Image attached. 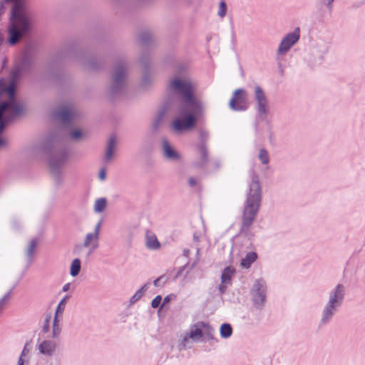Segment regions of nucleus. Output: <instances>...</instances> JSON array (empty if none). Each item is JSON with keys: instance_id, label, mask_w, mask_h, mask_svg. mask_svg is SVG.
<instances>
[{"instance_id": "29", "label": "nucleus", "mask_w": 365, "mask_h": 365, "mask_svg": "<svg viewBox=\"0 0 365 365\" xmlns=\"http://www.w3.org/2000/svg\"><path fill=\"white\" fill-rule=\"evenodd\" d=\"M70 298L69 295L64 297L58 303L56 309L55 317H61L64 312L67 301Z\"/></svg>"}, {"instance_id": "36", "label": "nucleus", "mask_w": 365, "mask_h": 365, "mask_svg": "<svg viewBox=\"0 0 365 365\" xmlns=\"http://www.w3.org/2000/svg\"><path fill=\"white\" fill-rule=\"evenodd\" d=\"M58 318L59 317H54L53 322V334L54 337L57 336L59 334L60 331H61V329L58 325V322H59Z\"/></svg>"}, {"instance_id": "39", "label": "nucleus", "mask_w": 365, "mask_h": 365, "mask_svg": "<svg viewBox=\"0 0 365 365\" xmlns=\"http://www.w3.org/2000/svg\"><path fill=\"white\" fill-rule=\"evenodd\" d=\"M167 281V277L165 276H160L153 282V284L155 287L163 286Z\"/></svg>"}, {"instance_id": "35", "label": "nucleus", "mask_w": 365, "mask_h": 365, "mask_svg": "<svg viewBox=\"0 0 365 365\" xmlns=\"http://www.w3.org/2000/svg\"><path fill=\"white\" fill-rule=\"evenodd\" d=\"M5 128V122H0V149L5 147L7 143L6 139L1 135Z\"/></svg>"}, {"instance_id": "20", "label": "nucleus", "mask_w": 365, "mask_h": 365, "mask_svg": "<svg viewBox=\"0 0 365 365\" xmlns=\"http://www.w3.org/2000/svg\"><path fill=\"white\" fill-rule=\"evenodd\" d=\"M117 145L116 138L114 135L110 136L106 143L103 156V160L106 163H110L113 158Z\"/></svg>"}, {"instance_id": "33", "label": "nucleus", "mask_w": 365, "mask_h": 365, "mask_svg": "<svg viewBox=\"0 0 365 365\" xmlns=\"http://www.w3.org/2000/svg\"><path fill=\"white\" fill-rule=\"evenodd\" d=\"M146 246L151 250H156L160 247V242L155 236H148L146 238Z\"/></svg>"}, {"instance_id": "54", "label": "nucleus", "mask_w": 365, "mask_h": 365, "mask_svg": "<svg viewBox=\"0 0 365 365\" xmlns=\"http://www.w3.org/2000/svg\"><path fill=\"white\" fill-rule=\"evenodd\" d=\"M200 250L199 247L197 248L196 255L197 256V260H199Z\"/></svg>"}, {"instance_id": "47", "label": "nucleus", "mask_w": 365, "mask_h": 365, "mask_svg": "<svg viewBox=\"0 0 365 365\" xmlns=\"http://www.w3.org/2000/svg\"><path fill=\"white\" fill-rule=\"evenodd\" d=\"M228 283H222L221 282V284H220L219 286V291L220 292L221 294L224 293L225 291L226 290V288H227V284Z\"/></svg>"}, {"instance_id": "56", "label": "nucleus", "mask_w": 365, "mask_h": 365, "mask_svg": "<svg viewBox=\"0 0 365 365\" xmlns=\"http://www.w3.org/2000/svg\"><path fill=\"white\" fill-rule=\"evenodd\" d=\"M216 166H217V168H220V163H217Z\"/></svg>"}, {"instance_id": "42", "label": "nucleus", "mask_w": 365, "mask_h": 365, "mask_svg": "<svg viewBox=\"0 0 365 365\" xmlns=\"http://www.w3.org/2000/svg\"><path fill=\"white\" fill-rule=\"evenodd\" d=\"M28 354H29V350L26 349V346H25L24 349L22 350L19 359L29 360V357H28Z\"/></svg>"}, {"instance_id": "27", "label": "nucleus", "mask_w": 365, "mask_h": 365, "mask_svg": "<svg viewBox=\"0 0 365 365\" xmlns=\"http://www.w3.org/2000/svg\"><path fill=\"white\" fill-rule=\"evenodd\" d=\"M81 261L79 259H74L70 266V275L73 277H76L81 271Z\"/></svg>"}, {"instance_id": "5", "label": "nucleus", "mask_w": 365, "mask_h": 365, "mask_svg": "<svg viewBox=\"0 0 365 365\" xmlns=\"http://www.w3.org/2000/svg\"><path fill=\"white\" fill-rule=\"evenodd\" d=\"M249 105L247 91L244 88L235 89L229 101V108L233 111H246Z\"/></svg>"}, {"instance_id": "50", "label": "nucleus", "mask_w": 365, "mask_h": 365, "mask_svg": "<svg viewBox=\"0 0 365 365\" xmlns=\"http://www.w3.org/2000/svg\"><path fill=\"white\" fill-rule=\"evenodd\" d=\"M70 287H71V284L66 283L63 286L62 291L64 292H68L69 290Z\"/></svg>"}, {"instance_id": "16", "label": "nucleus", "mask_w": 365, "mask_h": 365, "mask_svg": "<svg viewBox=\"0 0 365 365\" xmlns=\"http://www.w3.org/2000/svg\"><path fill=\"white\" fill-rule=\"evenodd\" d=\"M340 307L327 301L321 312L320 324L324 326L329 324Z\"/></svg>"}, {"instance_id": "19", "label": "nucleus", "mask_w": 365, "mask_h": 365, "mask_svg": "<svg viewBox=\"0 0 365 365\" xmlns=\"http://www.w3.org/2000/svg\"><path fill=\"white\" fill-rule=\"evenodd\" d=\"M173 108H174L172 103L169 100H165L163 106L158 111L153 120L151 128L154 131H157L160 128L166 113Z\"/></svg>"}, {"instance_id": "43", "label": "nucleus", "mask_w": 365, "mask_h": 365, "mask_svg": "<svg viewBox=\"0 0 365 365\" xmlns=\"http://www.w3.org/2000/svg\"><path fill=\"white\" fill-rule=\"evenodd\" d=\"M101 221H99L95 226L94 227V230H93V233L97 235L98 236H99V234H100V230H101Z\"/></svg>"}, {"instance_id": "37", "label": "nucleus", "mask_w": 365, "mask_h": 365, "mask_svg": "<svg viewBox=\"0 0 365 365\" xmlns=\"http://www.w3.org/2000/svg\"><path fill=\"white\" fill-rule=\"evenodd\" d=\"M140 39L144 43H148L153 39V36L150 32H143L140 35Z\"/></svg>"}, {"instance_id": "8", "label": "nucleus", "mask_w": 365, "mask_h": 365, "mask_svg": "<svg viewBox=\"0 0 365 365\" xmlns=\"http://www.w3.org/2000/svg\"><path fill=\"white\" fill-rule=\"evenodd\" d=\"M6 110L10 111L12 117H15L23 112L24 106L17 101L16 98L0 103V122H5V125H6V123L11 120L10 116H4V113Z\"/></svg>"}, {"instance_id": "52", "label": "nucleus", "mask_w": 365, "mask_h": 365, "mask_svg": "<svg viewBox=\"0 0 365 365\" xmlns=\"http://www.w3.org/2000/svg\"><path fill=\"white\" fill-rule=\"evenodd\" d=\"M190 254V250L188 249H185L183 250V255L185 256V257H188Z\"/></svg>"}, {"instance_id": "23", "label": "nucleus", "mask_w": 365, "mask_h": 365, "mask_svg": "<svg viewBox=\"0 0 365 365\" xmlns=\"http://www.w3.org/2000/svg\"><path fill=\"white\" fill-rule=\"evenodd\" d=\"M107 207V200L105 197H100L95 200L93 205V211L95 213L103 212Z\"/></svg>"}, {"instance_id": "14", "label": "nucleus", "mask_w": 365, "mask_h": 365, "mask_svg": "<svg viewBox=\"0 0 365 365\" xmlns=\"http://www.w3.org/2000/svg\"><path fill=\"white\" fill-rule=\"evenodd\" d=\"M21 73L20 69H16L11 73V79L9 84L6 86L3 80H0V95L3 93H6L8 96L7 101L16 99L15 89H16V81L19 77Z\"/></svg>"}, {"instance_id": "21", "label": "nucleus", "mask_w": 365, "mask_h": 365, "mask_svg": "<svg viewBox=\"0 0 365 365\" xmlns=\"http://www.w3.org/2000/svg\"><path fill=\"white\" fill-rule=\"evenodd\" d=\"M56 344L51 340H44L38 344L39 352L46 356H51L56 351Z\"/></svg>"}, {"instance_id": "53", "label": "nucleus", "mask_w": 365, "mask_h": 365, "mask_svg": "<svg viewBox=\"0 0 365 365\" xmlns=\"http://www.w3.org/2000/svg\"><path fill=\"white\" fill-rule=\"evenodd\" d=\"M4 41V38L2 35V34L0 33V46L2 45Z\"/></svg>"}, {"instance_id": "3", "label": "nucleus", "mask_w": 365, "mask_h": 365, "mask_svg": "<svg viewBox=\"0 0 365 365\" xmlns=\"http://www.w3.org/2000/svg\"><path fill=\"white\" fill-rule=\"evenodd\" d=\"M128 85V63L125 60L117 61L113 67L108 92L111 96L122 93Z\"/></svg>"}, {"instance_id": "2", "label": "nucleus", "mask_w": 365, "mask_h": 365, "mask_svg": "<svg viewBox=\"0 0 365 365\" xmlns=\"http://www.w3.org/2000/svg\"><path fill=\"white\" fill-rule=\"evenodd\" d=\"M262 200V187L259 178L256 175L252 177L249 185V191L245 202L242 215L241 217L239 235L248 240H251L254 234L251 227L255 220L260 207Z\"/></svg>"}, {"instance_id": "30", "label": "nucleus", "mask_w": 365, "mask_h": 365, "mask_svg": "<svg viewBox=\"0 0 365 365\" xmlns=\"http://www.w3.org/2000/svg\"><path fill=\"white\" fill-rule=\"evenodd\" d=\"M200 158L199 161L197 162V165L202 167L206 165L208 160L207 151L205 145H202L200 148Z\"/></svg>"}, {"instance_id": "4", "label": "nucleus", "mask_w": 365, "mask_h": 365, "mask_svg": "<svg viewBox=\"0 0 365 365\" xmlns=\"http://www.w3.org/2000/svg\"><path fill=\"white\" fill-rule=\"evenodd\" d=\"M254 98L257 116L261 120H264L269 114V104L264 91L258 86L255 87Z\"/></svg>"}, {"instance_id": "10", "label": "nucleus", "mask_w": 365, "mask_h": 365, "mask_svg": "<svg viewBox=\"0 0 365 365\" xmlns=\"http://www.w3.org/2000/svg\"><path fill=\"white\" fill-rule=\"evenodd\" d=\"M68 159V151L65 149L53 153L49 159V165L51 173L59 175L61 170Z\"/></svg>"}, {"instance_id": "51", "label": "nucleus", "mask_w": 365, "mask_h": 365, "mask_svg": "<svg viewBox=\"0 0 365 365\" xmlns=\"http://www.w3.org/2000/svg\"><path fill=\"white\" fill-rule=\"evenodd\" d=\"M200 238V235L197 232H195L193 235V240L195 242H199Z\"/></svg>"}, {"instance_id": "26", "label": "nucleus", "mask_w": 365, "mask_h": 365, "mask_svg": "<svg viewBox=\"0 0 365 365\" xmlns=\"http://www.w3.org/2000/svg\"><path fill=\"white\" fill-rule=\"evenodd\" d=\"M149 287V283L144 284L130 298V304H134L138 302L145 294Z\"/></svg>"}, {"instance_id": "49", "label": "nucleus", "mask_w": 365, "mask_h": 365, "mask_svg": "<svg viewBox=\"0 0 365 365\" xmlns=\"http://www.w3.org/2000/svg\"><path fill=\"white\" fill-rule=\"evenodd\" d=\"M188 183H189L190 186L194 187V186L196 185L197 182H196V180L194 178L190 177L188 179Z\"/></svg>"}, {"instance_id": "12", "label": "nucleus", "mask_w": 365, "mask_h": 365, "mask_svg": "<svg viewBox=\"0 0 365 365\" xmlns=\"http://www.w3.org/2000/svg\"><path fill=\"white\" fill-rule=\"evenodd\" d=\"M327 53V47L324 43H315L312 46L307 57V62L311 66H315L322 62Z\"/></svg>"}, {"instance_id": "32", "label": "nucleus", "mask_w": 365, "mask_h": 365, "mask_svg": "<svg viewBox=\"0 0 365 365\" xmlns=\"http://www.w3.org/2000/svg\"><path fill=\"white\" fill-rule=\"evenodd\" d=\"M220 336L222 338L227 339L232 334V328L230 324L225 323L222 324L220 329Z\"/></svg>"}, {"instance_id": "41", "label": "nucleus", "mask_w": 365, "mask_h": 365, "mask_svg": "<svg viewBox=\"0 0 365 365\" xmlns=\"http://www.w3.org/2000/svg\"><path fill=\"white\" fill-rule=\"evenodd\" d=\"M83 133L81 130H75L71 133V137L73 140L79 139L82 136Z\"/></svg>"}, {"instance_id": "28", "label": "nucleus", "mask_w": 365, "mask_h": 365, "mask_svg": "<svg viewBox=\"0 0 365 365\" xmlns=\"http://www.w3.org/2000/svg\"><path fill=\"white\" fill-rule=\"evenodd\" d=\"M82 64L86 70H94L98 68L97 60L93 58H86L82 59Z\"/></svg>"}, {"instance_id": "13", "label": "nucleus", "mask_w": 365, "mask_h": 365, "mask_svg": "<svg viewBox=\"0 0 365 365\" xmlns=\"http://www.w3.org/2000/svg\"><path fill=\"white\" fill-rule=\"evenodd\" d=\"M203 327H205L204 322H197L192 324L189 331L187 332L182 339L181 342V346L185 349L187 346V343L189 339H192L194 341H200L202 339V332H203Z\"/></svg>"}, {"instance_id": "22", "label": "nucleus", "mask_w": 365, "mask_h": 365, "mask_svg": "<svg viewBox=\"0 0 365 365\" xmlns=\"http://www.w3.org/2000/svg\"><path fill=\"white\" fill-rule=\"evenodd\" d=\"M257 259V255L255 252H248L246 256L241 260L240 265L242 268L248 269L251 264Z\"/></svg>"}, {"instance_id": "46", "label": "nucleus", "mask_w": 365, "mask_h": 365, "mask_svg": "<svg viewBox=\"0 0 365 365\" xmlns=\"http://www.w3.org/2000/svg\"><path fill=\"white\" fill-rule=\"evenodd\" d=\"M16 365H29V360L18 359Z\"/></svg>"}, {"instance_id": "17", "label": "nucleus", "mask_w": 365, "mask_h": 365, "mask_svg": "<svg viewBox=\"0 0 365 365\" xmlns=\"http://www.w3.org/2000/svg\"><path fill=\"white\" fill-rule=\"evenodd\" d=\"M139 63L143 68L141 84L143 86H147L153 81V76L148 72V68L151 64V58L148 54H142L139 58Z\"/></svg>"}, {"instance_id": "11", "label": "nucleus", "mask_w": 365, "mask_h": 365, "mask_svg": "<svg viewBox=\"0 0 365 365\" xmlns=\"http://www.w3.org/2000/svg\"><path fill=\"white\" fill-rule=\"evenodd\" d=\"M78 116V113L72 104L61 107L56 113V117L66 125H68L74 122Z\"/></svg>"}, {"instance_id": "7", "label": "nucleus", "mask_w": 365, "mask_h": 365, "mask_svg": "<svg viewBox=\"0 0 365 365\" xmlns=\"http://www.w3.org/2000/svg\"><path fill=\"white\" fill-rule=\"evenodd\" d=\"M99 236L93 232L87 233L83 243L76 245L73 248V253L76 255H81L84 249L88 247V250L86 254V258L88 259L93 252L98 247Z\"/></svg>"}, {"instance_id": "34", "label": "nucleus", "mask_w": 365, "mask_h": 365, "mask_svg": "<svg viewBox=\"0 0 365 365\" xmlns=\"http://www.w3.org/2000/svg\"><path fill=\"white\" fill-rule=\"evenodd\" d=\"M258 158L263 165H267L269 162L268 152L264 148L259 150Z\"/></svg>"}, {"instance_id": "38", "label": "nucleus", "mask_w": 365, "mask_h": 365, "mask_svg": "<svg viewBox=\"0 0 365 365\" xmlns=\"http://www.w3.org/2000/svg\"><path fill=\"white\" fill-rule=\"evenodd\" d=\"M227 6L225 1H221L219 6L218 15L221 18L224 17L226 14Z\"/></svg>"}, {"instance_id": "9", "label": "nucleus", "mask_w": 365, "mask_h": 365, "mask_svg": "<svg viewBox=\"0 0 365 365\" xmlns=\"http://www.w3.org/2000/svg\"><path fill=\"white\" fill-rule=\"evenodd\" d=\"M299 38L300 29L297 27L293 31L288 33L282 38L277 50V54L278 56L286 54L299 41Z\"/></svg>"}, {"instance_id": "18", "label": "nucleus", "mask_w": 365, "mask_h": 365, "mask_svg": "<svg viewBox=\"0 0 365 365\" xmlns=\"http://www.w3.org/2000/svg\"><path fill=\"white\" fill-rule=\"evenodd\" d=\"M161 151L163 156L169 160H180V155L174 148L171 143L165 138L161 140Z\"/></svg>"}, {"instance_id": "40", "label": "nucleus", "mask_w": 365, "mask_h": 365, "mask_svg": "<svg viewBox=\"0 0 365 365\" xmlns=\"http://www.w3.org/2000/svg\"><path fill=\"white\" fill-rule=\"evenodd\" d=\"M162 301V297L160 295L156 296L151 302V307L153 308H157L159 307Z\"/></svg>"}, {"instance_id": "45", "label": "nucleus", "mask_w": 365, "mask_h": 365, "mask_svg": "<svg viewBox=\"0 0 365 365\" xmlns=\"http://www.w3.org/2000/svg\"><path fill=\"white\" fill-rule=\"evenodd\" d=\"M98 178L101 181L106 179V170L104 168L101 169L99 171Z\"/></svg>"}, {"instance_id": "1", "label": "nucleus", "mask_w": 365, "mask_h": 365, "mask_svg": "<svg viewBox=\"0 0 365 365\" xmlns=\"http://www.w3.org/2000/svg\"><path fill=\"white\" fill-rule=\"evenodd\" d=\"M197 83L185 73L175 74L167 85V91L175 98L165 100L172 103L175 115L170 124V130L176 134L192 130L197 118L205 111L203 102L196 96Z\"/></svg>"}, {"instance_id": "25", "label": "nucleus", "mask_w": 365, "mask_h": 365, "mask_svg": "<svg viewBox=\"0 0 365 365\" xmlns=\"http://www.w3.org/2000/svg\"><path fill=\"white\" fill-rule=\"evenodd\" d=\"M235 273V269L232 267H227L222 271L221 275V281L222 283H229L230 282L232 276Z\"/></svg>"}, {"instance_id": "48", "label": "nucleus", "mask_w": 365, "mask_h": 365, "mask_svg": "<svg viewBox=\"0 0 365 365\" xmlns=\"http://www.w3.org/2000/svg\"><path fill=\"white\" fill-rule=\"evenodd\" d=\"M49 322H50V317H47L46 319H45V324L43 326V329L46 332H47L48 331V329H49Z\"/></svg>"}, {"instance_id": "15", "label": "nucleus", "mask_w": 365, "mask_h": 365, "mask_svg": "<svg viewBox=\"0 0 365 365\" xmlns=\"http://www.w3.org/2000/svg\"><path fill=\"white\" fill-rule=\"evenodd\" d=\"M346 293L345 287L342 284H337L331 289L327 297V302L341 307Z\"/></svg>"}, {"instance_id": "6", "label": "nucleus", "mask_w": 365, "mask_h": 365, "mask_svg": "<svg viewBox=\"0 0 365 365\" xmlns=\"http://www.w3.org/2000/svg\"><path fill=\"white\" fill-rule=\"evenodd\" d=\"M267 290L264 279L259 278L255 281L251 289V294L255 307L262 309L264 307L266 302Z\"/></svg>"}, {"instance_id": "31", "label": "nucleus", "mask_w": 365, "mask_h": 365, "mask_svg": "<svg viewBox=\"0 0 365 365\" xmlns=\"http://www.w3.org/2000/svg\"><path fill=\"white\" fill-rule=\"evenodd\" d=\"M37 245V240L36 239H32L27 247L25 255L29 261H31L32 256L34 253L35 249Z\"/></svg>"}, {"instance_id": "24", "label": "nucleus", "mask_w": 365, "mask_h": 365, "mask_svg": "<svg viewBox=\"0 0 365 365\" xmlns=\"http://www.w3.org/2000/svg\"><path fill=\"white\" fill-rule=\"evenodd\" d=\"M202 339L204 341H210L213 340L214 338V329L210 325L205 323L203 327Z\"/></svg>"}, {"instance_id": "44", "label": "nucleus", "mask_w": 365, "mask_h": 365, "mask_svg": "<svg viewBox=\"0 0 365 365\" xmlns=\"http://www.w3.org/2000/svg\"><path fill=\"white\" fill-rule=\"evenodd\" d=\"M174 297L173 294H169V295H167L166 297H165L164 299H163V304L161 305L160 309L163 306H165L167 303H168L171 300L172 297Z\"/></svg>"}, {"instance_id": "55", "label": "nucleus", "mask_w": 365, "mask_h": 365, "mask_svg": "<svg viewBox=\"0 0 365 365\" xmlns=\"http://www.w3.org/2000/svg\"><path fill=\"white\" fill-rule=\"evenodd\" d=\"M326 1H327L328 4H331V3L332 1H334V0H326Z\"/></svg>"}]
</instances>
